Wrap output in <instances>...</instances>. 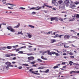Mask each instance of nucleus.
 <instances>
[{"label":"nucleus","instance_id":"obj_1","mask_svg":"<svg viewBox=\"0 0 79 79\" xmlns=\"http://www.w3.org/2000/svg\"><path fill=\"white\" fill-rule=\"evenodd\" d=\"M6 29H8L9 31L10 30V32H15V29L13 28L11 26H9V27H7Z\"/></svg>","mask_w":79,"mask_h":79},{"label":"nucleus","instance_id":"obj_2","mask_svg":"<svg viewBox=\"0 0 79 79\" xmlns=\"http://www.w3.org/2000/svg\"><path fill=\"white\" fill-rule=\"evenodd\" d=\"M42 8V7L37 6L36 7H32L30 9V10H40Z\"/></svg>","mask_w":79,"mask_h":79},{"label":"nucleus","instance_id":"obj_3","mask_svg":"<svg viewBox=\"0 0 79 79\" xmlns=\"http://www.w3.org/2000/svg\"><path fill=\"white\" fill-rule=\"evenodd\" d=\"M5 64H6L7 66L9 67H13V65L11 64V63L10 62H7L5 63Z\"/></svg>","mask_w":79,"mask_h":79},{"label":"nucleus","instance_id":"obj_4","mask_svg":"<svg viewBox=\"0 0 79 79\" xmlns=\"http://www.w3.org/2000/svg\"><path fill=\"white\" fill-rule=\"evenodd\" d=\"M59 9L61 10H63L64 9V5L62 4L59 7Z\"/></svg>","mask_w":79,"mask_h":79},{"label":"nucleus","instance_id":"obj_5","mask_svg":"<svg viewBox=\"0 0 79 79\" xmlns=\"http://www.w3.org/2000/svg\"><path fill=\"white\" fill-rule=\"evenodd\" d=\"M74 18H77L76 20L77 21L79 22V20L78 19L79 18V14H75L74 15Z\"/></svg>","mask_w":79,"mask_h":79},{"label":"nucleus","instance_id":"obj_6","mask_svg":"<svg viewBox=\"0 0 79 79\" xmlns=\"http://www.w3.org/2000/svg\"><path fill=\"white\" fill-rule=\"evenodd\" d=\"M75 6V5L74 4H72L70 5V8H71L72 9H74V7Z\"/></svg>","mask_w":79,"mask_h":79},{"label":"nucleus","instance_id":"obj_7","mask_svg":"<svg viewBox=\"0 0 79 79\" xmlns=\"http://www.w3.org/2000/svg\"><path fill=\"white\" fill-rule=\"evenodd\" d=\"M69 37H70V36H69V35H66L64 37V38L65 39H69Z\"/></svg>","mask_w":79,"mask_h":79},{"label":"nucleus","instance_id":"obj_8","mask_svg":"<svg viewBox=\"0 0 79 79\" xmlns=\"http://www.w3.org/2000/svg\"><path fill=\"white\" fill-rule=\"evenodd\" d=\"M28 60H34V57L33 56H30L28 57Z\"/></svg>","mask_w":79,"mask_h":79},{"label":"nucleus","instance_id":"obj_9","mask_svg":"<svg viewBox=\"0 0 79 79\" xmlns=\"http://www.w3.org/2000/svg\"><path fill=\"white\" fill-rule=\"evenodd\" d=\"M27 35L28 36V38H31L32 37V35L30 33H27Z\"/></svg>","mask_w":79,"mask_h":79},{"label":"nucleus","instance_id":"obj_10","mask_svg":"<svg viewBox=\"0 0 79 79\" xmlns=\"http://www.w3.org/2000/svg\"><path fill=\"white\" fill-rule=\"evenodd\" d=\"M3 69H9V67L7 66H4L3 67Z\"/></svg>","mask_w":79,"mask_h":79},{"label":"nucleus","instance_id":"obj_11","mask_svg":"<svg viewBox=\"0 0 79 79\" xmlns=\"http://www.w3.org/2000/svg\"><path fill=\"white\" fill-rule=\"evenodd\" d=\"M64 3L65 4H69V1L68 0H66L64 1Z\"/></svg>","mask_w":79,"mask_h":79},{"label":"nucleus","instance_id":"obj_12","mask_svg":"<svg viewBox=\"0 0 79 79\" xmlns=\"http://www.w3.org/2000/svg\"><path fill=\"white\" fill-rule=\"evenodd\" d=\"M50 40L51 41V44H53V43H54V42H56V40L55 39H51Z\"/></svg>","mask_w":79,"mask_h":79},{"label":"nucleus","instance_id":"obj_13","mask_svg":"<svg viewBox=\"0 0 79 79\" xmlns=\"http://www.w3.org/2000/svg\"><path fill=\"white\" fill-rule=\"evenodd\" d=\"M6 47H1L0 48V50H6Z\"/></svg>","mask_w":79,"mask_h":79},{"label":"nucleus","instance_id":"obj_14","mask_svg":"<svg viewBox=\"0 0 79 79\" xmlns=\"http://www.w3.org/2000/svg\"><path fill=\"white\" fill-rule=\"evenodd\" d=\"M19 26H20V23H18V24L14 27V28H18V27H19Z\"/></svg>","mask_w":79,"mask_h":79},{"label":"nucleus","instance_id":"obj_15","mask_svg":"<svg viewBox=\"0 0 79 79\" xmlns=\"http://www.w3.org/2000/svg\"><path fill=\"white\" fill-rule=\"evenodd\" d=\"M31 73H33V74H37V75H40V73H35V72L34 71H32Z\"/></svg>","mask_w":79,"mask_h":79},{"label":"nucleus","instance_id":"obj_16","mask_svg":"<svg viewBox=\"0 0 79 79\" xmlns=\"http://www.w3.org/2000/svg\"><path fill=\"white\" fill-rule=\"evenodd\" d=\"M75 19L74 18H72V19H69V21H74Z\"/></svg>","mask_w":79,"mask_h":79},{"label":"nucleus","instance_id":"obj_17","mask_svg":"<svg viewBox=\"0 0 79 79\" xmlns=\"http://www.w3.org/2000/svg\"><path fill=\"white\" fill-rule=\"evenodd\" d=\"M44 68H45V67L42 66L38 68V69H44Z\"/></svg>","mask_w":79,"mask_h":79},{"label":"nucleus","instance_id":"obj_18","mask_svg":"<svg viewBox=\"0 0 79 79\" xmlns=\"http://www.w3.org/2000/svg\"><path fill=\"white\" fill-rule=\"evenodd\" d=\"M19 34H21V35H23V33H22V31H21L20 32L19 31L18 33L16 34L17 35H19Z\"/></svg>","mask_w":79,"mask_h":79},{"label":"nucleus","instance_id":"obj_19","mask_svg":"<svg viewBox=\"0 0 79 79\" xmlns=\"http://www.w3.org/2000/svg\"><path fill=\"white\" fill-rule=\"evenodd\" d=\"M54 20H55L56 21H58V18L56 17H54Z\"/></svg>","mask_w":79,"mask_h":79},{"label":"nucleus","instance_id":"obj_20","mask_svg":"<svg viewBox=\"0 0 79 79\" xmlns=\"http://www.w3.org/2000/svg\"><path fill=\"white\" fill-rule=\"evenodd\" d=\"M73 62L72 61H70L69 62V64H70V66H72V65H73Z\"/></svg>","mask_w":79,"mask_h":79},{"label":"nucleus","instance_id":"obj_21","mask_svg":"<svg viewBox=\"0 0 79 79\" xmlns=\"http://www.w3.org/2000/svg\"><path fill=\"white\" fill-rule=\"evenodd\" d=\"M6 48L7 49H11V48H12V47L11 46H8Z\"/></svg>","mask_w":79,"mask_h":79},{"label":"nucleus","instance_id":"obj_22","mask_svg":"<svg viewBox=\"0 0 79 79\" xmlns=\"http://www.w3.org/2000/svg\"><path fill=\"white\" fill-rule=\"evenodd\" d=\"M58 3L59 4H61V3H63V1H62V0L59 1L58 2Z\"/></svg>","mask_w":79,"mask_h":79},{"label":"nucleus","instance_id":"obj_23","mask_svg":"<svg viewBox=\"0 0 79 79\" xmlns=\"http://www.w3.org/2000/svg\"><path fill=\"white\" fill-rule=\"evenodd\" d=\"M50 50H49L46 51V52H48V55H50L51 53V52H50Z\"/></svg>","mask_w":79,"mask_h":79},{"label":"nucleus","instance_id":"obj_24","mask_svg":"<svg viewBox=\"0 0 79 79\" xmlns=\"http://www.w3.org/2000/svg\"><path fill=\"white\" fill-rule=\"evenodd\" d=\"M28 26L29 27H31V28H34V26L32 25H28Z\"/></svg>","mask_w":79,"mask_h":79},{"label":"nucleus","instance_id":"obj_25","mask_svg":"<svg viewBox=\"0 0 79 79\" xmlns=\"http://www.w3.org/2000/svg\"><path fill=\"white\" fill-rule=\"evenodd\" d=\"M58 19H59V20L60 21H63V19L61 18V17H59Z\"/></svg>","mask_w":79,"mask_h":79},{"label":"nucleus","instance_id":"obj_26","mask_svg":"<svg viewBox=\"0 0 79 79\" xmlns=\"http://www.w3.org/2000/svg\"><path fill=\"white\" fill-rule=\"evenodd\" d=\"M27 55H28V56H30L31 55H34V54L32 53H30L27 54Z\"/></svg>","mask_w":79,"mask_h":79},{"label":"nucleus","instance_id":"obj_27","mask_svg":"<svg viewBox=\"0 0 79 79\" xmlns=\"http://www.w3.org/2000/svg\"><path fill=\"white\" fill-rule=\"evenodd\" d=\"M10 54H6L5 55L6 57H10Z\"/></svg>","mask_w":79,"mask_h":79},{"label":"nucleus","instance_id":"obj_28","mask_svg":"<svg viewBox=\"0 0 79 79\" xmlns=\"http://www.w3.org/2000/svg\"><path fill=\"white\" fill-rule=\"evenodd\" d=\"M13 48H17V47H18V45H16L15 46H13L12 47Z\"/></svg>","mask_w":79,"mask_h":79},{"label":"nucleus","instance_id":"obj_29","mask_svg":"<svg viewBox=\"0 0 79 79\" xmlns=\"http://www.w3.org/2000/svg\"><path fill=\"white\" fill-rule=\"evenodd\" d=\"M26 48V46H23L22 47H21V48H19V49H21V48Z\"/></svg>","mask_w":79,"mask_h":79},{"label":"nucleus","instance_id":"obj_30","mask_svg":"<svg viewBox=\"0 0 79 79\" xmlns=\"http://www.w3.org/2000/svg\"><path fill=\"white\" fill-rule=\"evenodd\" d=\"M56 0H54V1H52V3H56Z\"/></svg>","mask_w":79,"mask_h":79},{"label":"nucleus","instance_id":"obj_31","mask_svg":"<svg viewBox=\"0 0 79 79\" xmlns=\"http://www.w3.org/2000/svg\"><path fill=\"white\" fill-rule=\"evenodd\" d=\"M23 66H29V65L26 64H23Z\"/></svg>","mask_w":79,"mask_h":79},{"label":"nucleus","instance_id":"obj_32","mask_svg":"<svg viewBox=\"0 0 79 79\" xmlns=\"http://www.w3.org/2000/svg\"><path fill=\"white\" fill-rule=\"evenodd\" d=\"M54 20H54V17H52V18H51V21H53Z\"/></svg>","mask_w":79,"mask_h":79},{"label":"nucleus","instance_id":"obj_33","mask_svg":"<svg viewBox=\"0 0 79 79\" xmlns=\"http://www.w3.org/2000/svg\"><path fill=\"white\" fill-rule=\"evenodd\" d=\"M64 47L65 48H69V46H66V44H64Z\"/></svg>","mask_w":79,"mask_h":79},{"label":"nucleus","instance_id":"obj_34","mask_svg":"<svg viewBox=\"0 0 79 79\" xmlns=\"http://www.w3.org/2000/svg\"><path fill=\"white\" fill-rule=\"evenodd\" d=\"M58 68V65H56L53 67L54 69H56V68Z\"/></svg>","mask_w":79,"mask_h":79},{"label":"nucleus","instance_id":"obj_35","mask_svg":"<svg viewBox=\"0 0 79 79\" xmlns=\"http://www.w3.org/2000/svg\"><path fill=\"white\" fill-rule=\"evenodd\" d=\"M37 60H38V61H40V62H42V60L40 59H38Z\"/></svg>","mask_w":79,"mask_h":79},{"label":"nucleus","instance_id":"obj_36","mask_svg":"<svg viewBox=\"0 0 79 79\" xmlns=\"http://www.w3.org/2000/svg\"><path fill=\"white\" fill-rule=\"evenodd\" d=\"M41 58L43 60H47V59L45 58L44 57V56H41Z\"/></svg>","mask_w":79,"mask_h":79},{"label":"nucleus","instance_id":"obj_37","mask_svg":"<svg viewBox=\"0 0 79 79\" xmlns=\"http://www.w3.org/2000/svg\"><path fill=\"white\" fill-rule=\"evenodd\" d=\"M72 39H73V38H74V39H77V37H76V36H72Z\"/></svg>","mask_w":79,"mask_h":79},{"label":"nucleus","instance_id":"obj_38","mask_svg":"<svg viewBox=\"0 0 79 79\" xmlns=\"http://www.w3.org/2000/svg\"><path fill=\"white\" fill-rule=\"evenodd\" d=\"M19 9H21V10H25L26 8L24 7H20L19 8Z\"/></svg>","mask_w":79,"mask_h":79},{"label":"nucleus","instance_id":"obj_39","mask_svg":"<svg viewBox=\"0 0 79 79\" xmlns=\"http://www.w3.org/2000/svg\"><path fill=\"white\" fill-rule=\"evenodd\" d=\"M14 50H16V52H18V51H19V48L17 49H14Z\"/></svg>","mask_w":79,"mask_h":79},{"label":"nucleus","instance_id":"obj_40","mask_svg":"<svg viewBox=\"0 0 79 79\" xmlns=\"http://www.w3.org/2000/svg\"><path fill=\"white\" fill-rule=\"evenodd\" d=\"M64 44H65V43H60V45L61 46H63V45H64Z\"/></svg>","mask_w":79,"mask_h":79},{"label":"nucleus","instance_id":"obj_41","mask_svg":"<svg viewBox=\"0 0 79 79\" xmlns=\"http://www.w3.org/2000/svg\"><path fill=\"white\" fill-rule=\"evenodd\" d=\"M18 53H21V54H23V51H19L18 52Z\"/></svg>","mask_w":79,"mask_h":79},{"label":"nucleus","instance_id":"obj_42","mask_svg":"<svg viewBox=\"0 0 79 79\" xmlns=\"http://www.w3.org/2000/svg\"><path fill=\"white\" fill-rule=\"evenodd\" d=\"M19 68V69H22V68H23V67H22V66H20L18 68Z\"/></svg>","mask_w":79,"mask_h":79},{"label":"nucleus","instance_id":"obj_43","mask_svg":"<svg viewBox=\"0 0 79 79\" xmlns=\"http://www.w3.org/2000/svg\"><path fill=\"white\" fill-rule=\"evenodd\" d=\"M8 8H9V9H12V10H14V9H13V7H8Z\"/></svg>","mask_w":79,"mask_h":79},{"label":"nucleus","instance_id":"obj_44","mask_svg":"<svg viewBox=\"0 0 79 79\" xmlns=\"http://www.w3.org/2000/svg\"><path fill=\"white\" fill-rule=\"evenodd\" d=\"M16 6L15 5L13 4H11V5L10 6H11V7H13V6Z\"/></svg>","mask_w":79,"mask_h":79},{"label":"nucleus","instance_id":"obj_45","mask_svg":"<svg viewBox=\"0 0 79 79\" xmlns=\"http://www.w3.org/2000/svg\"><path fill=\"white\" fill-rule=\"evenodd\" d=\"M58 37V36L56 35H55L54 36H52V37H53L54 38H56V37Z\"/></svg>","mask_w":79,"mask_h":79},{"label":"nucleus","instance_id":"obj_46","mask_svg":"<svg viewBox=\"0 0 79 79\" xmlns=\"http://www.w3.org/2000/svg\"><path fill=\"white\" fill-rule=\"evenodd\" d=\"M49 72V69H48L47 70H46L45 73H48Z\"/></svg>","mask_w":79,"mask_h":79},{"label":"nucleus","instance_id":"obj_47","mask_svg":"<svg viewBox=\"0 0 79 79\" xmlns=\"http://www.w3.org/2000/svg\"><path fill=\"white\" fill-rule=\"evenodd\" d=\"M69 55H73V53L72 52H70Z\"/></svg>","mask_w":79,"mask_h":79},{"label":"nucleus","instance_id":"obj_48","mask_svg":"<svg viewBox=\"0 0 79 79\" xmlns=\"http://www.w3.org/2000/svg\"><path fill=\"white\" fill-rule=\"evenodd\" d=\"M46 53H47V52L45 51V52H44L42 54V55H44V54Z\"/></svg>","mask_w":79,"mask_h":79},{"label":"nucleus","instance_id":"obj_49","mask_svg":"<svg viewBox=\"0 0 79 79\" xmlns=\"http://www.w3.org/2000/svg\"><path fill=\"white\" fill-rule=\"evenodd\" d=\"M63 36V35H60L58 36V37H59L60 38H61V37Z\"/></svg>","mask_w":79,"mask_h":79},{"label":"nucleus","instance_id":"obj_50","mask_svg":"<svg viewBox=\"0 0 79 79\" xmlns=\"http://www.w3.org/2000/svg\"><path fill=\"white\" fill-rule=\"evenodd\" d=\"M35 62H34V61L31 62V64H35Z\"/></svg>","mask_w":79,"mask_h":79},{"label":"nucleus","instance_id":"obj_51","mask_svg":"<svg viewBox=\"0 0 79 79\" xmlns=\"http://www.w3.org/2000/svg\"><path fill=\"white\" fill-rule=\"evenodd\" d=\"M31 13L33 14V15H35L36 13L35 12H33Z\"/></svg>","mask_w":79,"mask_h":79},{"label":"nucleus","instance_id":"obj_52","mask_svg":"<svg viewBox=\"0 0 79 79\" xmlns=\"http://www.w3.org/2000/svg\"><path fill=\"white\" fill-rule=\"evenodd\" d=\"M55 54L56 55V56H59V55L58 54V53H56V52Z\"/></svg>","mask_w":79,"mask_h":79},{"label":"nucleus","instance_id":"obj_53","mask_svg":"<svg viewBox=\"0 0 79 79\" xmlns=\"http://www.w3.org/2000/svg\"><path fill=\"white\" fill-rule=\"evenodd\" d=\"M70 57L71 58H74V56H70Z\"/></svg>","mask_w":79,"mask_h":79},{"label":"nucleus","instance_id":"obj_54","mask_svg":"<svg viewBox=\"0 0 79 79\" xmlns=\"http://www.w3.org/2000/svg\"><path fill=\"white\" fill-rule=\"evenodd\" d=\"M64 58H65V59H66V58H68V57L64 56Z\"/></svg>","mask_w":79,"mask_h":79},{"label":"nucleus","instance_id":"obj_55","mask_svg":"<svg viewBox=\"0 0 79 79\" xmlns=\"http://www.w3.org/2000/svg\"><path fill=\"white\" fill-rule=\"evenodd\" d=\"M36 65L35 64H33L32 66H33L34 67H37V66H36Z\"/></svg>","mask_w":79,"mask_h":79},{"label":"nucleus","instance_id":"obj_56","mask_svg":"<svg viewBox=\"0 0 79 79\" xmlns=\"http://www.w3.org/2000/svg\"><path fill=\"white\" fill-rule=\"evenodd\" d=\"M56 52H52V54H53V55H55V54Z\"/></svg>","mask_w":79,"mask_h":79},{"label":"nucleus","instance_id":"obj_57","mask_svg":"<svg viewBox=\"0 0 79 79\" xmlns=\"http://www.w3.org/2000/svg\"><path fill=\"white\" fill-rule=\"evenodd\" d=\"M75 4H76V5H78L79 4V2H75Z\"/></svg>","mask_w":79,"mask_h":79},{"label":"nucleus","instance_id":"obj_58","mask_svg":"<svg viewBox=\"0 0 79 79\" xmlns=\"http://www.w3.org/2000/svg\"><path fill=\"white\" fill-rule=\"evenodd\" d=\"M73 34H77V32L74 31H73Z\"/></svg>","mask_w":79,"mask_h":79},{"label":"nucleus","instance_id":"obj_59","mask_svg":"<svg viewBox=\"0 0 79 79\" xmlns=\"http://www.w3.org/2000/svg\"><path fill=\"white\" fill-rule=\"evenodd\" d=\"M52 31H49L47 33V34H50V33H52Z\"/></svg>","mask_w":79,"mask_h":79},{"label":"nucleus","instance_id":"obj_60","mask_svg":"<svg viewBox=\"0 0 79 79\" xmlns=\"http://www.w3.org/2000/svg\"><path fill=\"white\" fill-rule=\"evenodd\" d=\"M16 57H14L13 58L12 60H16Z\"/></svg>","mask_w":79,"mask_h":79},{"label":"nucleus","instance_id":"obj_61","mask_svg":"<svg viewBox=\"0 0 79 79\" xmlns=\"http://www.w3.org/2000/svg\"><path fill=\"white\" fill-rule=\"evenodd\" d=\"M66 63H65V62H62V64H66Z\"/></svg>","mask_w":79,"mask_h":79},{"label":"nucleus","instance_id":"obj_62","mask_svg":"<svg viewBox=\"0 0 79 79\" xmlns=\"http://www.w3.org/2000/svg\"><path fill=\"white\" fill-rule=\"evenodd\" d=\"M32 70H33V69H30L29 71L30 72H31V71H32Z\"/></svg>","mask_w":79,"mask_h":79},{"label":"nucleus","instance_id":"obj_63","mask_svg":"<svg viewBox=\"0 0 79 79\" xmlns=\"http://www.w3.org/2000/svg\"><path fill=\"white\" fill-rule=\"evenodd\" d=\"M44 5L45 6H47V5H46V4H45V3H44Z\"/></svg>","mask_w":79,"mask_h":79},{"label":"nucleus","instance_id":"obj_64","mask_svg":"<svg viewBox=\"0 0 79 79\" xmlns=\"http://www.w3.org/2000/svg\"><path fill=\"white\" fill-rule=\"evenodd\" d=\"M12 64H15V63H16V62H12Z\"/></svg>","mask_w":79,"mask_h":79}]
</instances>
